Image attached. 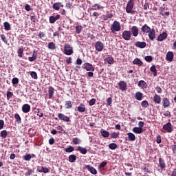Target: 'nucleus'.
Returning <instances> with one entry per match:
<instances>
[{
  "label": "nucleus",
  "instance_id": "1",
  "mask_svg": "<svg viewBox=\"0 0 176 176\" xmlns=\"http://www.w3.org/2000/svg\"><path fill=\"white\" fill-rule=\"evenodd\" d=\"M133 8H134V0H129L126 7V13L134 14V13H135V11L133 10Z\"/></svg>",
  "mask_w": 176,
  "mask_h": 176
},
{
  "label": "nucleus",
  "instance_id": "2",
  "mask_svg": "<svg viewBox=\"0 0 176 176\" xmlns=\"http://www.w3.org/2000/svg\"><path fill=\"white\" fill-rule=\"evenodd\" d=\"M64 54L66 56H71L74 54V47L69 44H65L64 45Z\"/></svg>",
  "mask_w": 176,
  "mask_h": 176
},
{
  "label": "nucleus",
  "instance_id": "3",
  "mask_svg": "<svg viewBox=\"0 0 176 176\" xmlns=\"http://www.w3.org/2000/svg\"><path fill=\"white\" fill-rule=\"evenodd\" d=\"M120 28H121L120 23H119V21H114L111 27V30L112 32H113L114 31H116V32L120 31Z\"/></svg>",
  "mask_w": 176,
  "mask_h": 176
},
{
  "label": "nucleus",
  "instance_id": "4",
  "mask_svg": "<svg viewBox=\"0 0 176 176\" xmlns=\"http://www.w3.org/2000/svg\"><path fill=\"white\" fill-rule=\"evenodd\" d=\"M82 68L85 69V71H91L92 72H94L95 71L94 66H93V65L89 63H84L82 66Z\"/></svg>",
  "mask_w": 176,
  "mask_h": 176
},
{
  "label": "nucleus",
  "instance_id": "5",
  "mask_svg": "<svg viewBox=\"0 0 176 176\" xmlns=\"http://www.w3.org/2000/svg\"><path fill=\"white\" fill-rule=\"evenodd\" d=\"M122 37L125 41H130V39H131V32L129 30H124L122 32Z\"/></svg>",
  "mask_w": 176,
  "mask_h": 176
},
{
  "label": "nucleus",
  "instance_id": "6",
  "mask_svg": "<svg viewBox=\"0 0 176 176\" xmlns=\"http://www.w3.org/2000/svg\"><path fill=\"white\" fill-rule=\"evenodd\" d=\"M95 49L96 52H102L104 50V44L101 41H97L95 43Z\"/></svg>",
  "mask_w": 176,
  "mask_h": 176
},
{
  "label": "nucleus",
  "instance_id": "7",
  "mask_svg": "<svg viewBox=\"0 0 176 176\" xmlns=\"http://www.w3.org/2000/svg\"><path fill=\"white\" fill-rule=\"evenodd\" d=\"M163 129L167 131V133H173V125L171 122H167L163 126Z\"/></svg>",
  "mask_w": 176,
  "mask_h": 176
},
{
  "label": "nucleus",
  "instance_id": "8",
  "mask_svg": "<svg viewBox=\"0 0 176 176\" xmlns=\"http://www.w3.org/2000/svg\"><path fill=\"white\" fill-rule=\"evenodd\" d=\"M58 118L60 119V120H63V122H70L69 117L61 113H58Z\"/></svg>",
  "mask_w": 176,
  "mask_h": 176
},
{
  "label": "nucleus",
  "instance_id": "9",
  "mask_svg": "<svg viewBox=\"0 0 176 176\" xmlns=\"http://www.w3.org/2000/svg\"><path fill=\"white\" fill-rule=\"evenodd\" d=\"M148 34V38L151 41H153V39L156 38V31L155 29H151Z\"/></svg>",
  "mask_w": 176,
  "mask_h": 176
},
{
  "label": "nucleus",
  "instance_id": "10",
  "mask_svg": "<svg viewBox=\"0 0 176 176\" xmlns=\"http://www.w3.org/2000/svg\"><path fill=\"white\" fill-rule=\"evenodd\" d=\"M85 168H87V170H88V171H89V173H91V174H93L94 175H96L97 170L96 168H94V167H93L90 165H86Z\"/></svg>",
  "mask_w": 176,
  "mask_h": 176
},
{
  "label": "nucleus",
  "instance_id": "11",
  "mask_svg": "<svg viewBox=\"0 0 176 176\" xmlns=\"http://www.w3.org/2000/svg\"><path fill=\"white\" fill-rule=\"evenodd\" d=\"M153 101L155 102V104H161L162 103V98L160 96L157 95V94H155L153 98Z\"/></svg>",
  "mask_w": 176,
  "mask_h": 176
},
{
  "label": "nucleus",
  "instance_id": "12",
  "mask_svg": "<svg viewBox=\"0 0 176 176\" xmlns=\"http://www.w3.org/2000/svg\"><path fill=\"white\" fill-rule=\"evenodd\" d=\"M118 86L120 87V90H122L123 91L124 90H127V83L124 81H120L118 82Z\"/></svg>",
  "mask_w": 176,
  "mask_h": 176
},
{
  "label": "nucleus",
  "instance_id": "13",
  "mask_svg": "<svg viewBox=\"0 0 176 176\" xmlns=\"http://www.w3.org/2000/svg\"><path fill=\"white\" fill-rule=\"evenodd\" d=\"M174 58V53L173 52H168L166 53V61H169V63H171Z\"/></svg>",
  "mask_w": 176,
  "mask_h": 176
},
{
  "label": "nucleus",
  "instance_id": "14",
  "mask_svg": "<svg viewBox=\"0 0 176 176\" xmlns=\"http://www.w3.org/2000/svg\"><path fill=\"white\" fill-rule=\"evenodd\" d=\"M152 29H151V27L148 26V25L144 24L141 28V31L143 32V34H148Z\"/></svg>",
  "mask_w": 176,
  "mask_h": 176
},
{
  "label": "nucleus",
  "instance_id": "15",
  "mask_svg": "<svg viewBox=\"0 0 176 176\" xmlns=\"http://www.w3.org/2000/svg\"><path fill=\"white\" fill-rule=\"evenodd\" d=\"M168 34L166 32H163L162 34H160L158 36H157V41L159 42H162L163 41H164V39H166V38H167Z\"/></svg>",
  "mask_w": 176,
  "mask_h": 176
},
{
  "label": "nucleus",
  "instance_id": "16",
  "mask_svg": "<svg viewBox=\"0 0 176 176\" xmlns=\"http://www.w3.org/2000/svg\"><path fill=\"white\" fill-rule=\"evenodd\" d=\"M22 111H23V113H28V112H30V111H31V106H30V104H24L22 106Z\"/></svg>",
  "mask_w": 176,
  "mask_h": 176
},
{
  "label": "nucleus",
  "instance_id": "17",
  "mask_svg": "<svg viewBox=\"0 0 176 176\" xmlns=\"http://www.w3.org/2000/svg\"><path fill=\"white\" fill-rule=\"evenodd\" d=\"M138 27L137 26H132L131 29V33H132V35H133V36L136 37L138 36Z\"/></svg>",
  "mask_w": 176,
  "mask_h": 176
},
{
  "label": "nucleus",
  "instance_id": "18",
  "mask_svg": "<svg viewBox=\"0 0 176 176\" xmlns=\"http://www.w3.org/2000/svg\"><path fill=\"white\" fill-rule=\"evenodd\" d=\"M162 106L164 108H168V107H170V100L167 98H164L162 99Z\"/></svg>",
  "mask_w": 176,
  "mask_h": 176
},
{
  "label": "nucleus",
  "instance_id": "19",
  "mask_svg": "<svg viewBox=\"0 0 176 176\" xmlns=\"http://www.w3.org/2000/svg\"><path fill=\"white\" fill-rule=\"evenodd\" d=\"M60 19V14H57L56 16H50V23L51 24H54L57 20Z\"/></svg>",
  "mask_w": 176,
  "mask_h": 176
},
{
  "label": "nucleus",
  "instance_id": "20",
  "mask_svg": "<svg viewBox=\"0 0 176 176\" xmlns=\"http://www.w3.org/2000/svg\"><path fill=\"white\" fill-rule=\"evenodd\" d=\"M159 164L162 170L166 168V162H164V160H163L162 157L159 158Z\"/></svg>",
  "mask_w": 176,
  "mask_h": 176
},
{
  "label": "nucleus",
  "instance_id": "21",
  "mask_svg": "<svg viewBox=\"0 0 176 176\" xmlns=\"http://www.w3.org/2000/svg\"><path fill=\"white\" fill-rule=\"evenodd\" d=\"M132 131L135 133V134H141L144 133V129L140 127H133Z\"/></svg>",
  "mask_w": 176,
  "mask_h": 176
},
{
  "label": "nucleus",
  "instance_id": "22",
  "mask_svg": "<svg viewBox=\"0 0 176 176\" xmlns=\"http://www.w3.org/2000/svg\"><path fill=\"white\" fill-rule=\"evenodd\" d=\"M52 8L54 10H60V8H64V6L61 3H54Z\"/></svg>",
  "mask_w": 176,
  "mask_h": 176
},
{
  "label": "nucleus",
  "instance_id": "23",
  "mask_svg": "<svg viewBox=\"0 0 176 176\" xmlns=\"http://www.w3.org/2000/svg\"><path fill=\"white\" fill-rule=\"evenodd\" d=\"M54 94V88L53 87H50L48 88V98L51 100Z\"/></svg>",
  "mask_w": 176,
  "mask_h": 176
},
{
  "label": "nucleus",
  "instance_id": "24",
  "mask_svg": "<svg viewBox=\"0 0 176 176\" xmlns=\"http://www.w3.org/2000/svg\"><path fill=\"white\" fill-rule=\"evenodd\" d=\"M135 46L137 47H140V49H144V47H146V43L137 41L136 43H135Z\"/></svg>",
  "mask_w": 176,
  "mask_h": 176
},
{
  "label": "nucleus",
  "instance_id": "25",
  "mask_svg": "<svg viewBox=\"0 0 176 176\" xmlns=\"http://www.w3.org/2000/svg\"><path fill=\"white\" fill-rule=\"evenodd\" d=\"M139 87H141L142 89H146L148 87V85L144 80H140L138 82Z\"/></svg>",
  "mask_w": 176,
  "mask_h": 176
},
{
  "label": "nucleus",
  "instance_id": "26",
  "mask_svg": "<svg viewBox=\"0 0 176 176\" xmlns=\"http://www.w3.org/2000/svg\"><path fill=\"white\" fill-rule=\"evenodd\" d=\"M37 171H38V173H44V174H47V173L50 172V170L46 167L41 166V169L37 168Z\"/></svg>",
  "mask_w": 176,
  "mask_h": 176
},
{
  "label": "nucleus",
  "instance_id": "27",
  "mask_svg": "<svg viewBox=\"0 0 176 176\" xmlns=\"http://www.w3.org/2000/svg\"><path fill=\"white\" fill-rule=\"evenodd\" d=\"M37 57H38V52L36 51H34L32 56V57H29L28 60L30 62L35 61V60H36Z\"/></svg>",
  "mask_w": 176,
  "mask_h": 176
},
{
  "label": "nucleus",
  "instance_id": "28",
  "mask_svg": "<svg viewBox=\"0 0 176 176\" xmlns=\"http://www.w3.org/2000/svg\"><path fill=\"white\" fill-rule=\"evenodd\" d=\"M77 111L80 113L86 112V106L81 103L77 109Z\"/></svg>",
  "mask_w": 176,
  "mask_h": 176
},
{
  "label": "nucleus",
  "instance_id": "29",
  "mask_svg": "<svg viewBox=\"0 0 176 176\" xmlns=\"http://www.w3.org/2000/svg\"><path fill=\"white\" fill-rule=\"evenodd\" d=\"M142 93L138 91L135 94V98L138 100V101H141L142 100Z\"/></svg>",
  "mask_w": 176,
  "mask_h": 176
},
{
  "label": "nucleus",
  "instance_id": "30",
  "mask_svg": "<svg viewBox=\"0 0 176 176\" xmlns=\"http://www.w3.org/2000/svg\"><path fill=\"white\" fill-rule=\"evenodd\" d=\"M77 150H78L79 152H80V153H82V155H86V153H87V149H86V148H83L80 146H78Z\"/></svg>",
  "mask_w": 176,
  "mask_h": 176
},
{
  "label": "nucleus",
  "instance_id": "31",
  "mask_svg": "<svg viewBox=\"0 0 176 176\" xmlns=\"http://www.w3.org/2000/svg\"><path fill=\"white\" fill-rule=\"evenodd\" d=\"M150 71L153 72V76H157V71L156 70V65H153L151 67Z\"/></svg>",
  "mask_w": 176,
  "mask_h": 176
},
{
  "label": "nucleus",
  "instance_id": "32",
  "mask_svg": "<svg viewBox=\"0 0 176 176\" xmlns=\"http://www.w3.org/2000/svg\"><path fill=\"white\" fill-rule=\"evenodd\" d=\"M129 141H135V135L133 133H127Z\"/></svg>",
  "mask_w": 176,
  "mask_h": 176
},
{
  "label": "nucleus",
  "instance_id": "33",
  "mask_svg": "<svg viewBox=\"0 0 176 176\" xmlns=\"http://www.w3.org/2000/svg\"><path fill=\"white\" fill-rule=\"evenodd\" d=\"M100 9H104V7L98 3H96L92 6V10H100Z\"/></svg>",
  "mask_w": 176,
  "mask_h": 176
},
{
  "label": "nucleus",
  "instance_id": "34",
  "mask_svg": "<svg viewBox=\"0 0 176 176\" xmlns=\"http://www.w3.org/2000/svg\"><path fill=\"white\" fill-rule=\"evenodd\" d=\"M65 107L66 109H71V108H72V102H71V100L66 101L65 103Z\"/></svg>",
  "mask_w": 176,
  "mask_h": 176
},
{
  "label": "nucleus",
  "instance_id": "35",
  "mask_svg": "<svg viewBox=\"0 0 176 176\" xmlns=\"http://www.w3.org/2000/svg\"><path fill=\"white\" fill-rule=\"evenodd\" d=\"M133 64L135 65H139L140 67H141V65H142L143 63L140 60V58H136L133 60Z\"/></svg>",
  "mask_w": 176,
  "mask_h": 176
},
{
  "label": "nucleus",
  "instance_id": "36",
  "mask_svg": "<svg viewBox=\"0 0 176 176\" xmlns=\"http://www.w3.org/2000/svg\"><path fill=\"white\" fill-rule=\"evenodd\" d=\"M76 161V155H71L69 156V162L70 163H75Z\"/></svg>",
  "mask_w": 176,
  "mask_h": 176
},
{
  "label": "nucleus",
  "instance_id": "37",
  "mask_svg": "<svg viewBox=\"0 0 176 176\" xmlns=\"http://www.w3.org/2000/svg\"><path fill=\"white\" fill-rule=\"evenodd\" d=\"M75 151V148L72 146H69V147L65 148V152L67 153H71V152H74Z\"/></svg>",
  "mask_w": 176,
  "mask_h": 176
},
{
  "label": "nucleus",
  "instance_id": "38",
  "mask_svg": "<svg viewBox=\"0 0 176 176\" xmlns=\"http://www.w3.org/2000/svg\"><path fill=\"white\" fill-rule=\"evenodd\" d=\"M48 49L50 50H55L56 49V44L53 42H50L48 43Z\"/></svg>",
  "mask_w": 176,
  "mask_h": 176
},
{
  "label": "nucleus",
  "instance_id": "39",
  "mask_svg": "<svg viewBox=\"0 0 176 176\" xmlns=\"http://www.w3.org/2000/svg\"><path fill=\"white\" fill-rule=\"evenodd\" d=\"M100 134L104 138H107V137L109 135V132L108 131H101Z\"/></svg>",
  "mask_w": 176,
  "mask_h": 176
},
{
  "label": "nucleus",
  "instance_id": "40",
  "mask_svg": "<svg viewBox=\"0 0 176 176\" xmlns=\"http://www.w3.org/2000/svg\"><path fill=\"white\" fill-rule=\"evenodd\" d=\"M3 25L6 31H10V24L9 22H4Z\"/></svg>",
  "mask_w": 176,
  "mask_h": 176
},
{
  "label": "nucleus",
  "instance_id": "41",
  "mask_svg": "<svg viewBox=\"0 0 176 176\" xmlns=\"http://www.w3.org/2000/svg\"><path fill=\"white\" fill-rule=\"evenodd\" d=\"M109 149H111L112 151L116 149V148H118V145L116 144V143H111L109 144Z\"/></svg>",
  "mask_w": 176,
  "mask_h": 176
},
{
  "label": "nucleus",
  "instance_id": "42",
  "mask_svg": "<svg viewBox=\"0 0 176 176\" xmlns=\"http://www.w3.org/2000/svg\"><path fill=\"white\" fill-rule=\"evenodd\" d=\"M31 159H32V156L31 155V154H26L23 157V160H25L26 162H30V160H31Z\"/></svg>",
  "mask_w": 176,
  "mask_h": 176
},
{
  "label": "nucleus",
  "instance_id": "43",
  "mask_svg": "<svg viewBox=\"0 0 176 176\" xmlns=\"http://www.w3.org/2000/svg\"><path fill=\"white\" fill-rule=\"evenodd\" d=\"M72 142L74 144V145H79L80 144V140L78 138H74Z\"/></svg>",
  "mask_w": 176,
  "mask_h": 176
},
{
  "label": "nucleus",
  "instance_id": "44",
  "mask_svg": "<svg viewBox=\"0 0 176 176\" xmlns=\"http://www.w3.org/2000/svg\"><path fill=\"white\" fill-rule=\"evenodd\" d=\"M14 118L16 119V121L17 123H19V124L21 123V117H20V115H19L17 113L15 114Z\"/></svg>",
  "mask_w": 176,
  "mask_h": 176
},
{
  "label": "nucleus",
  "instance_id": "45",
  "mask_svg": "<svg viewBox=\"0 0 176 176\" xmlns=\"http://www.w3.org/2000/svg\"><path fill=\"white\" fill-rule=\"evenodd\" d=\"M106 60L108 64H113V63L115 62L113 57H107L106 58Z\"/></svg>",
  "mask_w": 176,
  "mask_h": 176
},
{
  "label": "nucleus",
  "instance_id": "46",
  "mask_svg": "<svg viewBox=\"0 0 176 176\" xmlns=\"http://www.w3.org/2000/svg\"><path fill=\"white\" fill-rule=\"evenodd\" d=\"M23 53H24V50L21 47L18 49V57H23Z\"/></svg>",
  "mask_w": 176,
  "mask_h": 176
},
{
  "label": "nucleus",
  "instance_id": "47",
  "mask_svg": "<svg viewBox=\"0 0 176 176\" xmlns=\"http://www.w3.org/2000/svg\"><path fill=\"white\" fill-rule=\"evenodd\" d=\"M0 135L2 137V138H6V137H8V131L6 130L2 131Z\"/></svg>",
  "mask_w": 176,
  "mask_h": 176
},
{
  "label": "nucleus",
  "instance_id": "48",
  "mask_svg": "<svg viewBox=\"0 0 176 176\" xmlns=\"http://www.w3.org/2000/svg\"><path fill=\"white\" fill-rule=\"evenodd\" d=\"M141 105L143 108H148V107H149V103L146 100H143Z\"/></svg>",
  "mask_w": 176,
  "mask_h": 176
},
{
  "label": "nucleus",
  "instance_id": "49",
  "mask_svg": "<svg viewBox=\"0 0 176 176\" xmlns=\"http://www.w3.org/2000/svg\"><path fill=\"white\" fill-rule=\"evenodd\" d=\"M111 138H119V133L113 132L110 135Z\"/></svg>",
  "mask_w": 176,
  "mask_h": 176
},
{
  "label": "nucleus",
  "instance_id": "50",
  "mask_svg": "<svg viewBox=\"0 0 176 176\" xmlns=\"http://www.w3.org/2000/svg\"><path fill=\"white\" fill-rule=\"evenodd\" d=\"M0 37L1 38L3 42H4L6 45H8V38H6V36H5V34H1Z\"/></svg>",
  "mask_w": 176,
  "mask_h": 176
},
{
  "label": "nucleus",
  "instance_id": "51",
  "mask_svg": "<svg viewBox=\"0 0 176 176\" xmlns=\"http://www.w3.org/2000/svg\"><path fill=\"white\" fill-rule=\"evenodd\" d=\"M56 129H58V133H59L60 134H61L63 131V133H65V131H64V129H63V126L58 125L56 126Z\"/></svg>",
  "mask_w": 176,
  "mask_h": 176
},
{
  "label": "nucleus",
  "instance_id": "52",
  "mask_svg": "<svg viewBox=\"0 0 176 176\" xmlns=\"http://www.w3.org/2000/svg\"><path fill=\"white\" fill-rule=\"evenodd\" d=\"M107 164H108V163L107 162H105V161L102 162L98 166V168H104V167H105L107 166Z\"/></svg>",
  "mask_w": 176,
  "mask_h": 176
},
{
  "label": "nucleus",
  "instance_id": "53",
  "mask_svg": "<svg viewBox=\"0 0 176 176\" xmlns=\"http://www.w3.org/2000/svg\"><path fill=\"white\" fill-rule=\"evenodd\" d=\"M30 75L33 79H38V74L35 72H32Z\"/></svg>",
  "mask_w": 176,
  "mask_h": 176
},
{
  "label": "nucleus",
  "instance_id": "54",
  "mask_svg": "<svg viewBox=\"0 0 176 176\" xmlns=\"http://www.w3.org/2000/svg\"><path fill=\"white\" fill-rule=\"evenodd\" d=\"M76 34H80L82 32V26L78 25L76 27Z\"/></svg>",
  "mask_w": 176,
  "mask_h": 176
},
{
  "label": "nucleus",
  "instance_id": "55",
  "mask_svg": "<svg viewBox=\"0 0 176 176\" xmlns=\"http://www.w3.org/2000/svg\"><path fill=\"white\" fill-rule=\"evenodd\" d=\"M144 60H146V61H147L148 63H151L153 60V58H152V56H145Z\"/></svg>",
  "mask_w": 176,
  "mask_h": 176
},
{
  "label": "nucleus",
  "instance_id": "56",
  "mask_svg": "<svg viewBox=\"0 0 176 176\" xmlns=\"http://www.w3.org/2000/svg\"><path fill=\"white\" fill-rule=\"evenodd\" d=\"M112 17H113V14L110 13L104 16V20H109V19H112Z\"/></svg>",
  "mask_w": 176,
  "mask_h": 176
},
{
  "label": "nucleus",
  "instance_id": "57",
  "mask_svg": "<svg viewBox=\"0 0 176 176\" xmlns=\"http://www.w3.org/2000/svg\"><path fill=\"white\" fill-rule=\"evenodd\" d=\"M13 97V93L10 91H7V100H10Z\"/></svg>",
  "mask_w": 176,
  "mask_h": 176
},
{
  "label": "nucleus",
  "instance_id": "58",
  "mask_svg": "<svg viewBox=\"0 0 176 176\" xmlns=\"http://www.w3.org/2000/svg\"><path fill=\"white\" fill-rule=\"evenodd\" d=\"M94 104H96V99H94V98L91 99L89 100V105L90 107H93V105H94Z\"/></svg>",
  "mask_w": 176,
  "mask_h": 176
},
{
  "label": "nucleus",
  "instance_id": "59",
  "mask_svg": "<svg viewBox=\"0 0 176 176\" xmlns=\"http://www.w3.org/2000/svg\"><path fill=\"white\" fill-rule=\"evenodd\" d=\"M12 85H17L19 83V79L17 78H13L12 80Z\"/></svg>",
  "mask_w": 176,
  "mask_h": 176
},
{
  "label": "nucleus",
  "instance_id": "60",
  "mask_svg": "<svg viewBox=\"0 0 176 176\" xmlns=\"http://www.w3.org/2000/svg\"><path fill=\"white\" fill-rule=\"evenodd\" d=\"M144 10H148L149 9V3L146 2L143 6Z\"/></svg>",
  "mask_w": 176,
  "mask_h": 176
},
{
  "label": "nucleus",
  "instance_id": "61",
  "mask_svg": "<svg viewBox=\"0 0 176 176\" xmlns=\"http://www.w3.org/2000/svg\"><path fill=\"white\" fill-rule=\"evenodd\" d=\"M34 173V170L32 169H28V171L25 173V175L30 176Z\"/></svg>",
  "mask_w": 176,
  "mask_h": 176
},
{
  "label": "nucleus",
  "instance_id": "62",
  "mask_svg": "<svg viewBox=\"0 0 176 176\" xmlns=\"http://www.w3.org/2000/svg\"><path fill=\"white\" fill-rule=\"evenodd\" d=\"M156 142H157V144H160L162 142V136H160V135H158L157 136Z\"/></svg>",
  "mask_w": 176,
  "mask_h": 176
},
{
  "label": "nucleus",
  "instance_id": "63",
  "mask_svg": "<svg viewBox=\"0 0 176 176\" xmlns=\"http://www.w3.org/2000/svg\"><path fill=\"white\" fill-rule=\"evenodd\" d=\"M111 104H112V98H109L107 100V107H110Z\"/></svg>",
  "mask_w": 176,
  "mask_h": 176
},
{
  "label": "nucleus",
  "instance_id": "64",
  "mask_svg": "<svg viewBox=\"0 0 176 176\" xmlns=\"http://www.w3.org/2000/svg\"><path fill=\"white\" fill-rule=\"evenodd\" d=\"M87 38H89L91 39V40H93V39H94V38H96V36H94L93 34H90V33H88V34H87Z\"/></svg>",
  "mask_w": 176,
  "mask_h": 176
}]
</instances>
